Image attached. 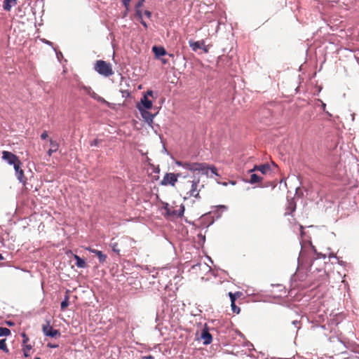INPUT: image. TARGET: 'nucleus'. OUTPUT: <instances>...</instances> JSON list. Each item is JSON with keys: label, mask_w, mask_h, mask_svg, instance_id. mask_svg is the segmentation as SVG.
<instances>
[{"label": "nucleus", "mask_w": 359, "mask_h": 359, "mask_svg": "<svg viewBox=\"0 0 359 359\" xmlns=\"http://www.w3.org/2000/svg\"><path fill=\"white\" fill-rule=\"evenodd\" d=\"M69 296L68 294V291L66 292V295L65 297V299L61 302V310L64 311L65 310L67 306H69Z\"/></svg>", "instance_id": "22"}, {"label": "nucleus", "mask_w": 359, "mask_h": 359, "mask_svg": "<svg viewBox=\"0 0 359 359\" xmlns=\"http://www.w3.org/2000/svg\"><path fill=\"white\" fill-rule=\"evenodd\" d=\"M4 259V257L2 256V255H1V254H0V261H1V260H3Z\"/></svg>", "instance_id": "43"}, {"label": "nucleus", "mask_w": 359, "mask_h": 359, "mask_svg": "<svg viewBox=\"0 0 359 359\" xmlns=\"http://www.w3.org/2000/svg\"><path fill=\"white\" fill-rule=\"evenodd\" d=\"M119 245L120 244H118V241L114 242V243H111V247L112 250L114 252H116L118 255H120V252L121 251V249L120 248Z\"/></svg>", "instance_id": "23"}, {"label": "nucleus", "mask_w": 359, "mask_h": 359, "mask_svg": "<svg viewBox=\"0 0 359 359\" xmlns=\"http://www.w3.org/2000/svg\"><path fill=\"white\" fill-rule=\"evenodd\" d=\"M6 339H3L0 340V350L4 351L5 353H8V348H7Z\"/></svg>", "instance_id": "26"}, {"label": "nucleus", "mask_w": 359, "mask_h": 359, "mask_svg": "<svg viewBox=\"0 0 359 359\" xmlns=\"http://www.w3.org/2000/svg\"><path fill=\"white\" fill-rule=\"evenodd\" d=\"M99 142H100L99 140L95 139L90 142V146H97L99 144Z\"/></svg>", "instance_id": "35"}, {"label": "nucleus", "mask_w": 359, "mask_h": 359, "mask_svg": "<svg viewBox=\"0 0 359 359\" xmlns=\"http://www.w3.org/2000/svg\"><path fill=\"white\" fill-rule=\"evenodd\" d=\"M137 108L141 112L142 116L147 123H151L153 122L154 114H152L147 110L142 109V107L139 104H137Z\"/></svg>", "instance_id": "11"}, {"label": "nucleus", "mask_w": 359, "mask_h": 359, "mask_svg": "<svg viewBox=\"0 0 359 359\" xmlns=\"http://www.w3.org/2000/svg\"><path fill=\"white\" fill-rule=\"evenodd\" d=\"M48 137V132L43 131L42 134L41 135V138L43 140L46 139Z\"/></svg>", "instance_id": "34"}, {"label": "nucleus", "mask_w": 359, "mask_h": 359, "mask_svg": "<svg viewBox=\"0 0 359 359\" xmlns=\"http://www.w3.org/2000/svg\"><path fill=\"white\" fill-rule=\"evenodd\" d=\"M259 171L263 175L266 174L268 171L270 170V166L268 164H263L260 165H255L252 170H250V172L254 171Z\"/></svg>", "instance_id": "14"}, {"label": "nucleus", "mask_w": 359, "mask_h": 359, "mask_svg": "<svg viewBox=\"0 0 359 359\" xmlns=\"http://www.w3.org/2000/svg\"><path fill=\"white\" fill-rule=\"evenodd\" d=\"M203 49L205 53H208V48L206 47H204Z\"/></svg>", "instance_id": "42"}, {"label": "nucleus", "mask_w": 359, "mask_h": 359, "mask_svg": "<svg viewBox=\"0 0 359 359\" xmlns=\"http://www.w3.org/2000/svg\"><path fill=\"white\" fill-rule=\"evenodd\" d=\"M140 8H141L135 7L136 16L137 17L138 20H142V12Z\"/></svg>", "instance_id": "30"}, {"label": "nucleus", "mask_w": 359, "mask_h": 359, "mask_svg": "<svg viewBox=\"0 0 359 359\" xmlns=\"http://www.w3.org/2000/svg\"><path fill=\"white\" fill-rule=\"evenodd\" d=\"M289 208L290 209V212H292L295 210L296 205L293 203H290L289 205Z\"/></svg>", "instance_id": "33"}, {"label": "nucleus", "mask_w": 359, "mask_h": 359, "mask_svg": "<svg viewBox=\"0 0 359 359\" xmlns=\"http://www.w3.org/2000/svg\"><path fill=\"white\" fill-rule=\"evenodd\" d=\"M182 173L175 174L172 172H168L164 175L160 184L163 186L170 185L172 187H175L177 182L178 178L180 177L182 179Z\"/></svg>", "instance_id": "4"}, {"label": "nucleus", "mask_w": 359, "mask_h": 359, "mask_svg": "<svg viewBox=\"0 0 359 359\" xmlns=\"http://www.w3.org/2000/svg\"><path fill=\"white\" fill-rule=\"evenodd\" d=\"M34 359H41L39 357H36Z\"/></svg>", "instance_id": "45"}, {"label": "nucleus", "mask_w": 359, "mask_h": 359, "mask_svg": "<svg viewBox=\"0 0 359 359\" xmlns=\"http://www.w3.org/2000/svg\"><path fill=\"white\" fill-rule=\"evenodd\" d=\"M2 158L7 161L8 164L13 165V166L18 163H20L19 158L14 154L8 151H4L2 152Z\"/></svg>", "instance_id": "8"}, {"label": "nucleus", "mask_w": 359, "mask_h": 359, "mask_svg": "<svg viewBox=\"0 0 359 359\" xmlns=\"http://www.w3.org/2000/svg\"><path fill=\"white\" fill-rule=\"evenodd\" d=\"M95 69L100 74L107 77L114 74L111 65L104 60H97L95 66Z\"/></svg>", "instance_id": "3"}, {"label": "nucleus", "mask_w": 359, "mask_h": 359, "mask_svg": "<svg viewBox=\"0 0 359 359\" xmlns=\"http://www.w3.org/2000/svg\"><path fill=\"white\" fill-rule=\"evenodd\" d=\"M86 250H87L88 251H89L92 253L95 254L97 256L100 263H103L106 261L107 255L103 254L102 251H100V250H97L95 249H93L90 247L86 248Z\"/></svg>", "instance_id": "12"}, {"label": "nucleus", "mask_w": 359, "mask_h": 359, "mask_svg": "<svg viewBox=\"0 0 359 359\" xmlns=\"http://www.w3.org/2000/svg\"><path fill=\"white\" fill-rule=\"evenodd\" d=\"M145 2V0H139L137 4L135 5V7L137 8H142L144 5V3Z\"/></svg>", "instance_id": "31"}, {"label": "nucleus", "mask_w": 359, "mask_h": 359, "mask_svg": "<svg viewBox=\"0 0 359 359\" xmlns=\"http://www.w3.org/2000/svg\"><path fill=\"white\" fill-rule=\"evenodd\" d=\"M50 144L51 146V148L48 149V155L50 156L53 153L56 152L59 148V144L52 139L50 140Z\"/></svg>", "instance_id": "17"}, {"label": "nucleus", "mask_w": 359, "mask_h": 359, "mask_svg": "<svg viewBox=\"0 0 359 359\" xmlns=\"http://www.w3.org/2000/svg\"><path fill=\"white\" fill-rule=\"evenodd\" d=\"M241 293L240 292H237L236 293H232L231 292H229V296L231 299V303H233L236 302V299L237 297H239L241 296Z\"/></svg>", "instance_id": "25"}, {"label": "nucleus", "mask_w": 359, "mask_h": 359, "mask_svg": "<svg viewBox=\"0 0 359 359\" xmlns=\"http://www.w3.org/2000/svg\"><path fill=\"white\" fill-rule=\"evenodd\" d=\"M79 88L81 90H83L85 93L90 96L93 99L102 103L108 104V102L103 97L95 93L90 86L81 85Z\"/></svg>", "instance_id": "7"}, {"label": "nucleus", "mask_w": 359, "mask_h": 359, "mask_svg": "<svg viewBox=\"0 0 359 359\" xmlns=\"http://www.w3.org/2000/svg\"><path fill=\"white\" fill-rule=\"evenodd\" d=\"M204 187L201 183L200 177L193 173V175H182L177 187V190L184 200L191 197L200 199V191Z\"/></svg>", "instance_id": "1"}, {"label": "nucleus", "mask_w": 359, "mask_h": 359, "mask_svg": "<svg viewBox=\"0 0 359 359\" xmlns=\"http://www.w3.org/2000/svg\"><path fill=\"white\" fill-rule=\"evenodd\" d=\"M175 164L178 166H181L185 168L187 170L192 172L193 173L196 172H201L203 174H207L208 170L210 169L212 174L219 176L217 170L215 166L208 167L205 163L175 161Z\"/></svg>", "instance_id": "2"}, {"label": "nucleus", "mask_w": 359, "mask_h": 359, "mask_svg": "<svg viewBox=\"0 0 359 359\" xmlns=\"http://www.w3.org/2000/svg\"><path fill=\"white\" fill-rule=\"evenodd\" d=\"M130 1H131V0H122L123 5L124 6V7L126 8L125 15L127 14V13L129 11Z\"/></svg>", "instance_id": "28"}, {"label": "nucleus", "mask_w": 359, "mask_h": 359, "mask_svg": "<svg viewBox=\"0 0 359 359\" xmlns=\"http://www.w3.org/2000/svg\"><path fill=\"white\" fill-rule=\"evenodd\" d=\"M299 230H300L301 236L303 237V236L304 235V226L302 225H299Z\"/></svg>", "instance_id": "36"}, {"label": "nucleus", "mask_w": 359, "mask_h": 359, "mask_svg": "<svg viewBox=\"0 0 359 359\" xmlns=\"http://www.w3.org/2000/svg\"><path fill=\"white\" fill-rule=\"evenodd\" d=\"M48 346L50 347V348H56L58 346L57 345H53V344H48Z\"/></svg>", "instance_id": "40"}, {"label": "nucleus", "mask_w": 359, "mask_h": 359, "mask_svg": "<svg viewBox=\"0 0 359 359\" xmlns=\"http://www.w3.org/2000/svg\"><path fill=\"white\" fill-rule=\"evenodd\" d=\"M190 47L192 48L194 51H196L198 49L201 48V42L200 41H194L190 40L189 41Z\"/></svg>", "instance_id": "21"}, {"label": "nucleus", "mask_w": 359, "mask_h": 359, "mask_svg": "<svg viewBox=\"0 0 359 359\" xmlns=\"http://www.w3.org/2000/svg\"><path fill=\"white\" fill-rule=\"evenodd\" d=\"M22 337H23V341H22L23 344H26L27 342L29 341L28 337L25 333L22 334Z\"/></svg>", "instance_id": "32"}, {"label": "nucleus", "mask_w": 359, "mask_h": 359, "mask_svg": "<svg viewBox=\"0 0 359 359\" xmlns=\"http://www.w3.org/2000/svg\"><path fill=\"white\" fill-rule=\"evenodd\" d=\"M133 240L130 238L126 237L122 238L120 240H118V244L120 246V248L121 249V251L123 252H128L130 248L131 247Z\"/></svg>", "instance_id": "9"}, {"label": "nucleus", "mask_w": 359, "mask_h": 359, "mask_svg": "<svg viewBox=\"0 0 359 359\" xmlns=\"http://www.w3.org/2000/svg\"><path fill=\"white\" fill-rule=\"evenodd\" d=\"M21 164H22V163L20 162V163H18V164L15 165L13 167L15 170V175H16L18 180L25 185L26 183L27 179L24 175L23 170H22L20 168Z\"/></svg>", "instance_id": "10"}, {"label": "nucleus", "mask_w": 359, "mask_h": 359, "mask_svg": "<svg viewBox=\"0 0 359 359\" xmlns=\"http://www.w3.org/2000/svg\"><path fill=\"white\" fill-rule=\"evenodd\" d=\"M152 50L155 55L158 57L160 56H163L166 54L165 48L162 46H153Z\"/></svg>", "instance_id": "16"}, {"label": "nucleus", "mask_w": 359, "mask_h": 359, "mask_svg": "<svg viewBox=\"0 0 359 359\" xmlns=\"http://www.w3.org/2000/svg\"><path fill=\"white\" fill-rule=\"evenodd\" d=\"M74 259L76 261V265L79 268H86L87 266L86 262L83 259H81L79 256L75 255Z\"/></svg>", "instance_id": "19"}, {"label": "nucleus", "mask_w": 359, "mask_h": 359, "mask_svg": "<svg viewBox=\"0 0 359 359\" xmlns=\"http://www.w3.org/2000/svg\"><path fill=\"white\" fill-rule=\"evenodd\" d=\"M140 23L145 27V28H147V23L144 21L143 18H142V20H139Z\"/></svg>", "instance_id": "38"}, {"label": "nucleus", "mask_w": 359, "mask_h": 359, "mask_svg": "<svg viewBox=\"0 0 359 359\" xmlns=\"http://www.w3.org/2000/svg\"><path fill=\"white\" fill-rule=\"evenodd\" d=\"M42 331L46 336L50 337L52 338H57L60 336V332L58 330H55L50 325V322L47 321L46 324L42 325Z\"/></svg>", "instance_id": "6"}, {"label": "nucleus", "mask_w": 359, "mask_h": 359, "mask_svg": "<svg viewBox=\"0 0 359 359\" xmlns=\"http://www.w3.org/2000/svg\"><path fill=\"white\" fill-rule=\"evenodd\" d=\"M11 334V330L7 327H0V337H7Z\"/></svg>", "instance_id": "24"}, {"label": "nucleus", "mask_w": 359, "mask_h": 359, "mask_svg": "<svg viewBox=\"0 0 359 359\" xmlns=\"http://www.w3.org/2000/svg\"><path fill=\"white\" fill-rule=\"evenodd\" d=\"M24 345V347H23V352H24V355L25 357H28L29 356V351L30 350L32 349V346L31 345H27V344H23Z\"/></svg>", "instance_id": "27"}, {"label": "nucleus", "mask_w": 359, "mask_h": 359, "mask_svg": "<svg viewBox=\"0 0 359 359\" xmlns=\"http://www.w3.org/2000/svg\"><path fill=\"white\" fill-rule=\"evenodd\" d=\"M147 95L152 96L153 95V91L152 90H148L147 93Z\"/></svg>", "instance_id": "41"}, {"label": "nucleus", "mask_w": 359, "mask_h": 359, "mask_svg": "<svg viewBox=\"0 0 359 359\" xmlns=\"http://www.w3.org/2000/svg\"><path fill=\"white\" fill-rule=\"evenodd\" d=\"M17 0H4V9L6 11H9L13 6L16 5Z\"/></svg>", "instance_id": "18"}, {"label": "nucleus", "mask_w": 359, "mask_h": 359, "mask_svg": "<svg viewBox=\"0 0 359 359\" xmlns=\"http://www.w3.org/2000/svg\"><path fill=\"white\" fill-rule=\"evenodd\" d=\"M204 44H205L204 41H202L201 42V46H204Z\"/></svg>", "instance_id": "44"}, {"label": "nucleus", "mask_w": 359, "mask_h": 359, "mask_svg": "<svg viewBox=\"0 0 359 359\" xmlns=\"http://www.w3.org/2000/svg\"><path fill=\"white\" fill-rule=\"evenodd\" d=\"M164 208L168 215L176 217H182L184 212V206L182 204L173 206L166 203Z\"/></svg>", "instance_id": "5"}, {"label": "nucleus", "mask_w": 359, "mask_h": 359, "mask_svg": "<svg viewBox=\"0 0 359 359\" xmlns=\"http://www.w3.org/2000/svg\"><path fill=\"white\" fill-rule=\"evenodd\" d=\"M201 337L203 341V344L205 345L210 344L212 342V337L208 329L203 330Z\"/></svg>", "instance_id": "13"}, {"label": "nucleus", "mask_w": 359, "mask_h": 359, "mask_svg": "<svg viewBox=\"0 0 359 359\" xmlns=\"http://www.w3.org/2000/svg\"><path fill=\"white\" fill-rule=\"evenodd\" d=\"M231 309L233 313H237V314L240 313L241 309L239 307H238L236 305L235 302H233V304L231 303Z\"/></svg>", "instance_id": "29"}, {"label": "nucleus", "mask_w": 359, "mask_h": 359, "mask_svg": "<svg viewBox=\"0 0 359 359\" xmlns=\"http://www.w3.org/2000/svg\"><path fill=\"white\" fill-rule=\"evenodd\" d=\"M142 359H154L152 355L143 356Z\"/></svg>", "instance_id": "39"}, {"label": "nucleus", "mask_w": 359, "mask_h": 359, "mask_svg": "<svg viewBox=\"0 0 359 359\" xmlns=\"http://www.w3.org/2000/svg\"><path fill=\"white\" fill-rule=\"evenodd\" d=\"M262 180H263L262 177L253 173L250 175V179L249 182L250 184H256V183L262 182Z\"/></svg>", "instance_id": "20"}, {"label": "nucleus", "mask_w": 359, "mask_h": 359, "mask_svg": "<svg viewBox=\"0 0 359 359\" xmlns=\"http://www.w3.org/2000/svg\"><path fill=\"white\" fill-rule=\"evenodd\" d=\"M141 104L140 105L142 109H150L152 107V102L148 99L147 95H144V97L141 99Z\"/></svg>", "instance_id": "15"}, {"label": "nucleus", "mask_w": 359, "mask_h": 359, "mask_svg": "<svg viewBox=\"0 0 359 359\" xmlns=\"http://www.w3.org/2000/svg\"><path fill=\"white\" fill-rule=\"evenodd\" d=\"M144 13L148 18H150L151 16V13L149 11H145Z\"/></svg>", "instance_id": "37"}]
</instances>
